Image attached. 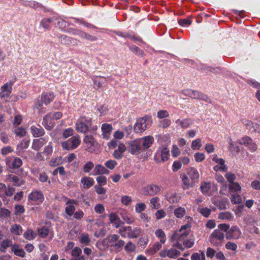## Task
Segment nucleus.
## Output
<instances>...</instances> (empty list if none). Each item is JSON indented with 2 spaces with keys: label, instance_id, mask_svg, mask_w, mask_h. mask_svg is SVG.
<instances>
[{
  "label": "nucleus",
  "instance_id": "1",
  "mask_svg": "<svg viewBox=\"0 0 260 260\" xmlns=\"http://www.w3.org/2000/svg\"><path fill=\"white\" fill-rule=\"evenodd\" d=\"M107 244L112 251L115 252L120 251L124 245L125 242L123 240L119 239V237L116 234H113L108 236L105 239Z\"/></svg>",
  "mask_w": 260,
  "mask_h": 260
},
{
  "label": "nucleus",
  "instance_id": "2",
  "mask_svg": "<svg viewBox=\"0 0 260 260\" xmlns=\"http://www.w3.org/2000/svg\"><path fill=\"white\" fill-rule=\"evenodd\" d=\"M218 228L225 233L226 238L229 239H238L241 236V232L237 226H233L230 228V225L226 223H221L218 225Z\"/></svg>",
  "mask_w": 260,
  "mask_h": 260
},
{
  "label": "nucleus",
  "instance_id": "3",
  "mask_svg": "<svg viewBox=\"0 0 260 260\" xmlns=\"http://www.w3.org/2000/svg\"><path fill=\"white\" fill-rule=\"evenodd\" d=\"M142 232V230L139 228H132L131 226L121 227L118 233L121 234L122 237H126L128 238H136L138 237Z\"/></svg>",
  "mask_w": 260,
  "mask_h": 260
},
{
  "label": "nucleus",
  "instance_id": "4",
  "mask_svg": "<svg viewBox=\"0 0 260 260\" xmlns=\"http://www.w3.org/2000/svg\"><path fill=\"white\" fill-rule=\"evenodd\" d=\"M151 116L146 115L137 120V122L134 126V131L136 133H142L144 132L149 122H151Z\"/></svg>",
  "mask_w": 260,
  "mask_h": 260
},
{
  "label": "nucleus",
  "instance_id": "5",
  "mask_svg": "<svg viewBox=\"0 0 260 260\" xmlns=\"http://www.w3.org/2000/svg\"><path fill=\"white\" fill-rule=\"evenodd\" d=\"M81 141L79 136L71 137L67 141L61 143V146L64 150H71L76 149L80 144Z\"/></svg>",
  "mask_w": 260,
  "mask_h": 260
},
{
  "label": "nucleus",
  "instance_id": "6",
  "mask_svg": "<svg viewBox=\"0 0 260 260\" xmlns=\"http://www.w3.org/2000/svg\"><path fill=\"white\" fill-rule=\"evenodd\" d=\"M127 150L133 155H138L143 151L138 139L128 142L127 144Z\"/></svg>",
  "mask_w": 260,
  "mask_h": 260
},
{
  "label": "nucleus",
  "instance_id": "7",
  "mask_svg": "<svg viewBox=\"0 0 260 260\" xmlns=\"http://www.w3.org/2000/svg\"><path fill=\"white\" fill-rule=\"evenodd\" d=\"M169 150L166 147H164L158 150L154 155V159L156 162L160 163L167 160L169 158Z\"/></svg>",
  "mask_w": 260,
  "mask_h": 260
},
{
  "label": "nucleus",
  "instance_id": "8",
  "mask_svg": "<svg viewBox=\"0 0 260 260\" xmlns=\"http://www.w3.org/2000/svg\"><path fill=\"white\" fill-rule=\"evenodd\" d=\"M161 188L160 186L151 184L144 187L143 190L144 194L145 196H154L160 191Z\"/></svg>",
  "mask_w": 260,
  "mask_h": 260
},
{
  "label": "nucleus",
  "instance_id": "9",
  "mask_svg": "<svg viewBox=\"0 0 260 260\" xmlns=\"http://www.w3.org/2000/svg\"><path fill=\"white\" fill-rule=\"evenodd\" d=\"M138 139L143 151L149 148L154 142V138L151 136H145Z\"/></svg>",
  "mask_w": 260,
  "mask_h": 260
},
{
  "label": "nucleus",
  "instance_id": "10",
  "mask_svg": "<svg viewBox=\"0 0 260 260\" xmlns=\"http://www.w3.org/2000/svg\"><path fill=\"white\" fill-rule=\"evenodd\" d=\"M62 116V114L60 112H57L54 113H50L47 115H46L44 118L42 122V124L48 129L47 122L50 119L58 120Z\"/></svg>",
  "mask_w": 260,
  "mask_h": 260
},
{
  "label": "nucleus",
  "instance_id": "11",
  "mask_svg": "<svg viewBox=\"0 0 260 260\" xmlns=\"http://www.w3.org/2000/svg\"><path fill=\"white\" fill-rule=\"evenodd\" d=\"M223 232L218 228V229L214 230L210 236V242L211 243H213L214 239L220 241H223L224 239V235Z\"/></svg>",
  "mask_w": 260,
  "mask_h": 260
},
{
  "label": "nucleus",
  "instance_id": "12",
  "mask_svg": "<svg viewBox=\"0 0 260 260\" xmlns=\"http://www.w3.org/2000/svg\"><path fill=\"white\" fill-rule=\"evenodd\" d=\"M90 127V123H85V117L80 118L79 121L76 123V129L78 132L85 133L88 131Z\"/></svg>",
  "mask_w": 260,
  "mask_h": 260
},
{
  "label": "nucleus",
  "instance_id": "13",
  "mask_svg": "<svg viewBox=\"0 0 260 260\" xmlns=\"http://www.w3.org/2000/svg\"><path fill=\"white\" fill-rule=\"evenodd\" d=\"M191 98L204 101L209 103H212L211 100L205 94L197 90H191Z\"/></svg>",
  "mask_w": 260,
  "mask_h": 260
},
{
  "label": "nucleus",
  "instance_id": "14",
  "mask_svg": "<svg viewBox=\"0 0 260 260\" xmlns=\"http://www.w3.org/2000/svg\"><path fill=\"white\" fill-rule=\"evenodd\" d=\"M46 143V140L43 138L34 139L31 148L35 150L39 151Z\"/></svg>",
  "mask_w": 260,
  "mask_h": 260
},
{
  "label": "nucleus",
  "instance_id": "15",
  "mask_svg": "<svg viewBox=\"0 0 260 260\" xmlns=\"http://www.w3.org/2000/svg\"><path fill=\"white\" fill-rule=\"evenodd\" d=\"M189 234V231H182L181 232L176 231L171 237V239L176 240L180 242H182L184 240V238L188 236Z\"/></svg>",
  "mask_w": 260,
  "mask_h": 260
},
{
  "label": "nucleus",
  "instance_id": "16",
  "mask_svg": "<svg viewBox=\"0 0 260 260\" xmlns=\"http://www.w3.org/2000/svg\"><path fill=\"white\" fill-rule=\"evenodd\" d=\"M30 131L34 137H40L43 136L45 134L44 129L40 125L38 126L32 125L30 127Z\"/></svg>",
  "mask_w": 260,
  "mask_h": 260
},
{
  "label": "nucleus",
  "instance_id": "17",
  "mask_svg": "<svg viewBox=\"0 0 260 260\" xmlns=\"http://www.w3.org/2000/svg\"><path fill=\"white\" fill-rule=\"evenodd\" d=\"M44 196L41 191H32L28 197V199L33 201H38L42 202L43 200Z\"/></svg>",
  "mask_w": 260,
  "mask_h": 260
},
{
  "label": "nucleus",
  "instance_id": "18",
  "mask_svg": "<svg viewBox=\"0 0 260 260\" xmlns=\"http://www.w3.org/2000/svg\"><path fill=\"white\" fill-rule=\"evenodd\" d=\"M112 129V125L110 124L104 123L102 125L103 137L104 139H108L109 138L110 132Z\"/></svg>",
  "mask_w": 260,
  "mask_h": 260
},
{
  "label": "nucleus",
  "instance_id": "19",
  "mask_svg": "<svg viewBox=\"0 0 260 260\" xmlns=\"http://www.w3.org/2000/svg\"><path fill=\"white\" fill-rule=\"evenodd\" d=\"M84 142L87 145L88 150L91 151V147H94L96 143V141L92 135H87L84 138Z\"/></svg>",
  "mask_w": 260,
  "mask_h": 260
},
{
  "label": "nucleus",
  "instance_id": "20",
  "mask_svg": "<svg viewBox=\"0 0 260 260\" xmlns=\"http://www.w3.org/2000/svg\"><path fill=\"white\" fill-rule=\"evenodd\" d=\"M180 178L182 179V181L183 182V189H187L191 187L193 185V182L190 183L189 179L188 177L184 174H182L180 175Z\"/></svg>",
  "mask_w": 260,
  "mask_h": 260
},
{
  "label": "nucleus",
  "instance_id": "21",
  "mask_svg": "<svg viewBox=\"0 0 260 260\" xmlns=\"http://www.w3.org/2000/svg\"><path fill=\"white\" fill-rule=\"evenodd\" d=\"M246 128L251 132H260V125L257 123H254L251 121H247L245 124Z\"/></svg>",
  "mask_w": 260,
  "mask_h": 260
},
{
  "label": "nucleus",
  "instance_id": "22",
  "mask_svg": "<svg viewBox=\"0 0 260 260\" xmlns=\"http://www.w3.org/2000/svg\"><path fill=\"white\" fill-rule=\"evenodd\" d=\"M2 91L0 92V96L2 98L8 97L12 92V88H9L8 84H4L1 87Z\"/></svg>",
  "mask_w": 260,
  "mask_h": 260
},
{
  "label": "nucleus",
  "instance_id": "23",
  "mask_svg": "<svg viewBox=\"0 0 260 260\" xmlns=\"http://www.w3.org/2000/svg\"><path fill=\"white\" fill-rule=\"evenodd\" d=\"M109 171L101 165H98L93 170V175L108 174Z\"/></svg>",
  "mask_w": 260,
  "mask_h": 260
},
{
  "label": "nucleus",
  "instance_id": "24",
  "mask_svg": "<svg viewBox=\"0 0 260 260\" xmlns=\"http://www.w3.org/2000/svg\"><path fill=\"white\" fill-rule=\"evenodd\" d=\"M228 203L227 199H223L222 200H215L213 204L217 207L220 210H224L226 209V203Z\"/></svg>",
  "mask_w": 260,
  "mask_h": 260
},
{
  "label": "nucleus",
  "instance_id": "25",
  "mask_svg": "<svg viewBox=\"0 0 260 260\" xmlns=\"http://www.w3.org/2000/svg\"><path fill=\"white\" fill-rule=\"evenodd\" d=\"M161 248V244L157 242L153 245L152 247L148 249L146 253L149 255H152Z\"/></svg>",
  "mask_w": 260,
  "mask_h": 260
},
{
  "label": "nucleus",
  "instance_id": "26",
  "mask_svg": "<svg viewBox=\"0 0 260 260\" xmlns=\"http://www.w3.org/2000/svg\"><path fill=\"white\" fill-rule=\"evenodd\" d=\"M81 182L84 185V188L88 189L93 185L94 181L93 178L85 177L82 179Z\"/></svg>",
  "mask_w": 260,
  "mask_h": 260
},
{
  "label": "nucleus",
  "instance_id": "27",
  "mask_svg": "<svg viewBox=\"0 0 260 260\" xmlns=\"http://www.w3.org/2000/svg\"><path fill=\"white\" fill-rule=\"evenodd\" d=\"M41 98L43 103L47 105L53 100L54 95L53 93H44L42 94Z\"/></svg>",
  "mask_w": 260,
  "mask_h": 260
},
{
  "label": "nucleus",
  "instance_id": "28",
  "mask_svg": "<svg viewBox=\"0 0 260 260\" xmlns=\"http://www.w3.org/2000/svg\"><path fill=\"white\" fill-rule=\"evenodd\" d=\"M23 237L28 240H31L37 237V234L31 229H27L23 234Z\"/></svg>",
  "mask_w": 260,
  "mask_h": 260
},
{
  "label": "nucleus",
  "instance_id": "29",
  "mask_svg": "<svg viewBox=\"0 0 260 260\" xmlns=\"http://www.w3.org/2000/svg\"><path fill=\"white\" fill-rule=\"evenodd\" d=\"M188 174L193 183H194L195 180L199 177L198 171L194 168H191L188 171Z\"/></svg>",
  "mask_w": 260,
  "mask_h": 260
},
{
  "label": "nucleus",
  "instance_id": "30",
  "mask_svg": "<svg viewBox=\"0 0 260 260\" xmlns=\"http://www.w3.org/2000/svg\"><path fill=\"white\" fill-rule=\"evenodd\" d=\"M10 231L15 235H20L22 233V228L19 224H15L11 226Z\"/></svg>",
  "mask_w": 260,
  "mask_h": 260
},
{
  "label": "nucleus",
  "instance_id": "31",
  "mask_svg": "<svg viewBox=\"0 0 260 260\" xmlns=\"http://www.w3.org/2000/svg\"><path fill=\"white\" fill-rule=\"evenodd\" d=\"M190 121V119H184L182 120L177 119L175 121V123L176 124H179L182 128H186L191 124Z\"/></svg>",
  "mask_w": 260,
  "mask_h": 260
},
{
  "label": "nucleus",
  "instance_id": "32",
  "mask_svg": "<svg viewBox=\"0 0 260 260\" xmlns=\"http://www.w3.org/2000/svg\"><path fill=\"white\" fill-rule=\"evenodd\" d=\"M12 245V241L9 239H6L3 240L1 243V247L3 249H1V250L3 252H5L6 249Z\"/></svg>",
  "mask_w": 260,
  "mask_h": 260
},
{
  "label": "nucleus",
  "instance_id": "33",
  "mask_svg": "<svg viewBox=\"0 0 260 260\" xmlns=\"http://www.w3.org/2000/svg\"><path fill=\"white\" fill-rule=\"evenodd\" d=\"M205 255L204 252L201 251V253L196 252L192 254L191 260H205Z\"/></svg>",
  "mask_w": 260,
  "mask_h": 260
},
{
  "label": "nucleus",
  "instance_id": "34",
  "mask_svg": "<svg viewBox=\"0 0 260 260\" xmlns=\"http://www.w3.org/2000/svg\"><path fill=\"white\" fill-rule=\"evenodd\" d=\"M159 198L158 197L152 198L150 200V202L151 205V208L154 209H158L160 208V205L159 203Z\"/></svg>",
  "mask_w": 260,
  "mask_h": 260
},
{
  "label": "nucleus",
  "instance_id": "35",
  "mask_svg": "<svg viewBox=\"0 0 260 260\" xmlns=\"http://www.w3.org/2000/svg\"><path fill=\"white\" fill-rule=\"evenodd\" d=\"M52 18H44L41 21L40 24L42 27L45 29H49L50 27V24L52 22Z\"/></svg>",
  "mask_w": 260,
  "mask_h": 260
},
{
  "label": "nucleus",
  "instance_id": "36",
  "mask_svg": "<svg viewBox=\"0 0 260 260\" xmlns=\"http://www.w3.org/2000/svg\"><path fill=\"white\" fill-rule=\"evenodd\" d=\"M155 234L156 237H159L160 238V242L161 243H164L166 241V236L164 232L161 229H158L155 232Z\"/></svg>",
  "mask_w": 260,
  "mask_h": 260
},
{
  "label": "nucleus",
  "instance_id": "37",
  "mask_svg": "<svg viewBox=\"0 0 260 260\" xmlns=\"http://www.w3.org/2000/svg\"><path fill=\"white\" fill-rule=\"evenodd\" d=\"M15 247H17V248L19 247V246L18 245H14L12 247V251L14 252V253H15V254L18 255V256H21V257H24V255H25V252L22 249H19V248H17V249H15Z\"/></svg>",
  "mask_w": 260,
  "mask_h": 260
},
{
  "label": "nucleus",
  "instance_id": "38",
  "mask_svg": "<svg viewBox=\"0 0 260 260\" xmlns=\"http://www.w3.org/2000/svg\"><path fill=\"white\" fill-rule=\"evenodd\" d=\"M181 254L180 252L175 249L171 248L168 250V256L170 258H176Z\"/></svg>",
  "mask_w": 260,
  "mask_h": 260
},
{
  "label": "nucleus",
  "instance_id": "39",
  "mask_svg": "<svg viewBox=\"0 0 260 260\" xmlns=\"http://www.w3.org/2000/svg\"><path fill=\"white\" fill-rule=\"evenodd\" d=\"M29 142L30 141L29 140H23L17 145V150H20L27 148L29 146Z\"/></svg>",
  "mask_w": 260,
  "mask_h": 260
},
{
  "label": "nucleus",
  "instance_id": "40",
  "mask_svg": "<svg viewBox=\"0 0 260 260\" xmlns=\"http://www.w3.org/2000/svg\"><path fill=\"white\" fill-rule=\"evenodd\" d=\"M22 160L18 157H14L12 162V167L13 169H18L22 166Z\"/></svg>",
  "mask_w": 260,
  "mask_h": 260
},
{
  "label": "nucleus",
  "instance_id": "41",
  "mask_svg": "<svg viewBox=\"0 0 260 260\" xmlns=\"http://www.w3.org/2000/svg\"><path fill=\"white\" fill-rule=\"evenodd\" d=\"M202 146V143L201 139H197L196 140L192 141L191 143V148L193 150L198 149L199 150Z\"/></svg>",
  "mask_w": 260,
  "mask_h": 260
},
{
  "label": "nucleus",
  "instance_id": "42",
  "mask_svg": "<svg viewBox=\"0 0 260 260\" xmlns=\"http://www.w3.org/2000/svg\"><path fill=\"white\" fill-rule=\"evenodd\" d=\"M252 141V139L250 137L246 136L239 140L238 143L240 144L244 145L247 147Z\"/></svg>",
  "mask_w": 260,
  "mask_h": 260
},
{
  "label": "nucleus",
  "instance_id": "43",
  "mask_svg": "<svg viewBox=\"0 0 260 260\" xmlns=\"http://www.w3.org/2000/svg\"><path fill=\"white\" fill-rule=\"evenodd\" d=\"M185 213L184 208L180 207L174 210V214L178 218H182Z\"/></svg>",
  "mask_w": 260,
  "mask_h": 260
},
{
  "label": "nucleus",
  "instance_id": "44",
  "mask_svg": "<svg viewBox=\"0 0 260 260\" xmlns=\"http://www.w3.org/2000/svg\"><path fill=\"white\" fill-rule=\"evenodd\" d=\"M229 150L232 153L234 154L238 153L240 150L239 147L234 145L231 139H230Z\"/></svg>",
  "mask_w": 260,
  "mask_h": 260
},
{
  "label": "nucleus",
  "instance_id": "45",
  "mask_svg": "<svg viewBox=\"0 0 260 260\" xmlns=\"http://www.w3.org/2000/svg\"><path fill=\"white\" fill-rule=\"evenodd\" d=\"M81 38L86 39L90 41H94L97 40V38L95 36L90 35L86 32L82 31L80 36Z\"/></svg>",
  "mask_w": 260,
  "mask_h": 260
},
{
  "label": "nucleus",
  "instance_id": "46",
  "mask_svg": "<svg viewBox=\"0 0 260 260\" xmlns=\"http://www.w3.org/2000/svg\"><path fill=\"white\" fill-rule=\"evenodd\" d=\"M53 152V148L51 145H49L44 147L43 150L44 154L47 157V158L49 156H50Z\"/></svg>",
  "mask_w": 260,
  "mask_h": 260
},
{
  "label": "nucleus",
  "instance_id": "47",
  "mask_svg": "<svg viewBox=\"0 0 260 260\" xmlns=\"http://www.w3.org/2000/svg\"><path fill=\"white\" fill-rule=\"evenodd\" d=\"M49 232L48 229L46 226L43 227L38 230L39 234L43 238L46 237L48 235Z\"/></svg>",
  "mask_w": 260,
  "mask_h": 260
},
{
  "label": "nucleus",
  "instance_id": "48",
  "mask_svg": "<svg viewBox=\"0 0 260 260\" xmlns=\"http://www.w3.org/2000/svg\"><path fill=\"white\" fill-rule=\"evenodd\" d=\"M80 241L82 244H84L85 245H88L90 242L88 235L87 234L82 235L80 237Z\"/></svg>",
  "mask_w": 260,
  "mask_h": 260
},
{
  "label": "nucleus",
  "instance_id": "49",
  "mask_svg": "<svg viewBox=\"0 0 260 260\" xmlns=\"http://www.w3.org/2000/svg\"><path fill=\"white\" fill-rule=\"evenodd\" d=\"M233 217L232 215L229 212H221L219 214L218 218L221 219L230 220Z\"/></svg>",
  "mask_w": 260,
  "mask_h": 260
},
{
  "label": "nucleus",
  "instance_id": "50",
  "mask_svg": "<svg viewBox=\"0 0 260 260\" xmlns=\"http://www.w3.org/2000/svg\"><path fill=\"white\" fill-rule=\"evenodd\" d=\"M194 238H189L187 239L186 241L184 240L183 245L185 246V247L187 248H191L194 245Z\"/></svg>",
  "mask_w": 260,
  "mask_h": 260
},
{
  "label": "nucleus",
  "instance_id": "51",
  "mask_svg": "<svg viewBox=\"0 0 260 260\" xmlns=\"http://www.w3.org/2000/svg\"><path fill=\"white\" fill-rule=\"evenodd\" d=\"M10 211L5 208L0 209V217L1 218H5L10 216Z\"/></svg>",
  "mask_w": 260,
  "mask_h": 260
},
{
  "label": "nucleus",
  "instance_id": "52",
  "mask_svg": "<svg viewBox=\"0 0 260 260\" xmlns=\"http://www.w3.org/2000/svg\"><path fill=\"white\" fill-rule=\"evenodd\" d=\"M94 167V164L92 161H88L83 167V171L85 173H88L91 171Z\"/></svg>",
  "mask_w": 260,
  "mask_h": 260
},
{
  "label": "nucleus",
  "instance_id": "53",
  "mask_svg": "<svg viewBox=\"0 0 260 260\" xmlns=\"http://www.w3.org/2000/svg\"><path fill=\"white\" fill-rule=\"evenodd\" d=\"M59 39H60V41L61 43L64 44H70L71 43L72 38L70 37H68L66 35H61Z\"/></svg>",
  "mask_w": 260,
  "mask_h": 260
},
{
  "label": "nucleus",
  "instance_id": "54",
  "mask_svg": "<svg viewBox=\"0 0 260 260\" xmlns=\"http://www.w3.org/2000/svg\"><path fill=\"white\" fill-rule=\"evenodd\" d=\"M157 117L159 119H162L169 117V114L167 110H161L157 112Z\"/></svg>",
  "mask_w": 260,
  "mask_h": 260
},
{
  "label": "nucleus",
  "instance_id": "55",
  "mask_svg": "<svg viewBox=\"0 0 260 260\" xmlns=\"http://www.w3.org/2000/svg\"><path fill=\"white\" fill-rule=\"evenodd\" d=\"M15 215H19L24 212L25 209L23 206L21 205H17L15 207Z\"/></svg>",
  "mask_w": 260,
  "mask_h": 260
},
{
  "label": "nucleus",
  "instance_id": "56",
  "mask_svg": "<svg viewBox=\"0 0 260 260\" xmlns=\"http://www.w3.org/2000/svg\"><path fill=\"white\" fill-rule=\"evenodd\" d=\"M75 209L73 205H69L66 207V212L69 216H71L73 214Z\"/></svg>",
  "mask_w": 260,
  "mask_h": 260
},
{
  "label": "nucleus",
  "instance_id": "57",
  "mask_svg": "<svg viewBox=\"0 0 260 260\" xmlns=\"http://www.w3.org/2000/svg\"><path fill=\"white\" fill-rule=\"evenodd\" d=\"M225 248L229 250L235 251L237 248V245L234 242H228L225 244Z\"/></svg>",
  "mask_w": 260,
  "mask_h": 260
},
{
  "label": "nucleus",
  "instance_id": "58",
  "mask_svg": "<svg viewBox=\"0 0 260 260\" xmlns=\"http://www.w3.org/2000/svg\"><path fill=\"white\" fill-rule=\"evenodd\" d=\"M96 180L100 186L105 185L107 183V179L104 176H100L96 178Z\"/></svg>",
  "mask_w": 260,
  "mask_h": 260
},
{
  "label": "nucleus",
  "instance_id": "59",
  "mask_svg": "<svg viewBox=\"0 0 260 260\" xmlns=\"http://www.w3.org/2000/svg\"><path fill=\"white\" fill-rule=\"evenodd\" d=\"M229 185V188L230 190L238 191L241 190V187L237 182H233Z\"/></svg>",
  "mask_w": 260,
  "mask_h": 260
},
{
  "label": "nucleus",
  "instance_id": "60",
  "mask_svg": "<svg viewBox=\"0 0 260 260\" xmlns=\"http://www.w3.org/2000/svg\"><path fill=\"white\" fill-rule=\"evenodd\" d=\"M15 191V188L9 186L8 187H6L5 190V194L7 196H12Z\"/></svg>",
  "mask_w": 260,
  "mask_h": 260
},
{
  "label": "nucleus",
  "instance_id": "61",
  "mask_svg": "<svg viewBox=\"0 0 260 260\" xmlns=\"http://www.w3.org/2000/svg\"><path fill=\"white\" fill-rule=\"evenodd\" d=\"M146 206L144 203H138L136 205V211L138 213H141L144 211Z\"/></svg>",
  "mask_w": 260,
  "mask_h": 260
},
{
  "label": "nucleus",
  "instance_id": "62",
  "mask_svg": "<svg viewBox=\"0 0 260 260\" xmlns=\"http://www.w3.org/2000/svg\"><path fill=\"white\" fill-rule=\"evenodd\" d=\"M195 160L197 162H201L205 159V155L203 153L197 152L194 154Z\"/></svg>",
  "mask_w": 260,
  "mask_h": 260
},
{
  "label": "nucleus",
  "instance_id": "63",
  "mask_svg": "<svg viewBox=\"0 0 260 260\" xmlns=\"http://www.w3.org/2000/svg\"><path fill=\"white\" fill-rule=\"evenodd\" d=\"M211 212V210L207 207L202 208L200 211L201 214L206 217H207L210 215Z\"/></svg>",
  "mask_w": 260,
  "mask_h": 260
},
{
  "label": "nucleus",
  "instance_id": "64",
  "mask_svg": "<svg viewBox=\"0 0 260 260\" xmlns=\"http://www.w3.org/2000/svg\"><path fill=\"white\" fill-rule=\"evenodd\" d=\"M124 248L127 251L132 252L135 250L136 247L132 242H128L125 246Z\"/></svg>",
  "mask_w": 260,
  "mask_h": 260
}]
</instances>
